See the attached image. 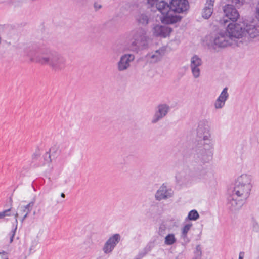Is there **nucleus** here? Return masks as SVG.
I'll use <instances>...</instances> for the list:
<instances>
[{
	"label": "nucleus",
	"instance_id": "f257e3e1",
	"mask_svg": "<svg viewBox=\"0 0 259 259\" xmlns=\"http://www.w3.org/2000/svg\"><path fill=\"white\" fill-rule=\"evenodd\" d=\"M251 188V177L250 175L242 174L238 177L231 194L228 198V207L232 211L239 209L249 196Z\"/></svg>",
	"mask_w": 259,
	"mask_h": 259
},
{
	"label": "nucleus",
	"instance_id": "f03ea898",
	"mask_svg": "<svg viewBox=\"0 0 259 259\" xmlns=\"http://www.w3.org/2000/svg\"><path fill=\"white\" fill-rule=\"evenodd\" d=\"M157 10L163 15L161 21L165 24H172L180 20L176 13H181L189 8L187 0H172L169 5L165 1H160L157 4Z\"/></svg>",
	"mask_w": 259,
	"mask_h": 259
},
{
	"label": "nucleus",
	"instance_id": "7ed1b4c3",
	"mask_svg": "<svg viewBox=\"0 0 259 259\" xmlns=\"http://www.w3.org/2000/svg\"><path fill=\"white\" fill-rule=\"evenodd\" d=\"M194 161L199 164L209 162L213 156V142H198L193 148Z\"/></svg>",
	"mask_w": 259,
	"mask_h": 259
},
{
	"label": "nucleus",
	"instance_id": "20e7f679",
	"mask_svg": "<svg viewBox=\"0 0 259 259\" xmlns=\"http://www.w3.org/2000/svg\"><path fill=\"white\" fill-rule=\"evenodd\" d=\"M207 45L210 49L217 50L235 45L225 30L219 31L207 37Z\"/></svg>",
	"mask_w": 259,
	"mask_h": 259
},
{
	"label": "nucleus",
	"instance_id": "39448f33",
	"mask_svg": "<svg viewBox=\"0 0 259 259\" xmlns=\"http://www.w3.org/2000/svg\"><path fill=\"white\" fill-rule=\"evenodd\" d=\"M37 62L42 65H49L55 71H60L65 68L66 59L58 54L49 53L37 58Z\"/></svg>",
	"mask_w": 259,
	"mask_h": 259
},
{
	"label": "nucleus",
	"instance_id": "423d86ee",
	"mask_svg": "<svg viewBox=\"0 0 259 259\" xmlns=\"http://www.w3.org/2000/svg\"><path fill=\"white\" fill-rule=\"evenodd\" d=\"M131 35L133 39L131 45L133 51L144 50L148 47V38L144 29L139 28L134 30L131 32Z\"/></svg>",
	"mask_w": 259,
	"mask_h": 259
},
{
	"label": "nucleus",
	"instance_id": "0eeeda50",
	"mask_svg": "<svg viewBox=\"0 0 259 259\" xmlns=\"http://www.w3.org/2000/svg\"><path fill=\"white\" fill-rule=\"evenodd\" d=\"M244 27L245 24L243 23H230L227 25L225 31L227 32L235 45L237 42L236 39H239L244 36Z\"/></svg>",
	"mask_w": 259,
	"mask_h": 259
},
{
	"label": "nucleus",
	"instance_id": "6e6552de",
	"mask_svg": "<svg viewBox=\"0 0 259 259\" xmlns=\"http://www.w3.org/2000/svg\"><path fill=\"white\" fill-rule=\"evenodd\" d=\"M197 135L201 139L198 142H213L209 122L207 120L199 121L197 128Z\"/></svg>",
	"mask_w": 259,
	"mask_h": 259
},
{
	"label": "nucleus",
	"instance_id": "1a4fd4ad",
	"mask_svg": "<svg viewBox=\"0 0 259 259\" xmlns=\"http://www.w3.org/2000/svg\"><path fill=\"white\" fill-rule=\"evenodd\" d=\"M223 11L225 15V17L220 19L219 23L224 25H226L228 22V19L233 22L237 21L239 17L238 11L234 6L231 4H226L223 7Z\"/></svg>",
	"mask_w": 259,
	"mask_h": 259
},
{
	"label": "nucleus",
	"instance_id": "9d476101",
	"mask_svg": "<svg viewBox=\"0 0 259 259\" xmlns=\"http://www.w3.org/2000/svg\"><path fill=\"white\" fill-rule=\"evenodd\" d=\"M203 64L202 59L197 55H193L190 60V68L193 78L198 79L201 76V67Z\"/></svg>",
	"mask_w": 259,
	"mask_h": 259
},
{
	"label": "nucleus",
	"instance_id": "9b49d317",
	"mask_svg": "<svg viewBox=\"0 0 259 259\" xmlns=\"http://www.w3.org/2000/svg\"><path fill=\"white\" fill-rule=\"evenodd\" d=\"M170 109V106L165 103L159 104L155 109L154 114L151 120V123L155 124L164 118Z\"/></svg>",
	"mask_w": 259,
	"mask_h": 259
},
{
	"label": "nucleus",
	"instance_id": "f8f14e48",
	"mask_svg": "<svg viewBox=\"0 0 259 259\" xmlns=\"http://www.w3.org/2000/svg\"><path fill=\"white\" fill-rule=\"evenodd\" d=\"M135 60V56L132 54L122 55L117 63V69L119 72H124L131 67V63Z\"/></svg>",
	"mask_w": 259,
	"mask_h": 259
},
{
	"label": "nucleus",
	"instance_id": "ddd939ff",
	"mask_svg": "<svg viewBox=\"0 0 259 259\" xmlns=\"http://www.w3.org/2000/svg\"><path fill=\"white\" fill-rule=\"evenodd\" d=\"M191 179L190 170L188 168H184L178 171L175 176L176 183L182 186L188 183Z\"/></svg>",
	"mask_w": 259,
	"mask_h": 259
},
{
	"label": "nucleus",
	"instance_id": "4468645a",
	"mask_svg": "<svg viewBox=\"0 0 259 259\" xmlns=\"http://www.w3.org/2000/svg\"><path fill=\"white\" fill-rule=\"evenodd\" d=\"M120 240V235L119 234H115L110 237L105 242L103 251L105 254H109L112 252L115 246Z\"/></svg>",
	"mask_w": 259,
	"mask_h": 259
},
{
	"label": "nucleus",
	"instance_id": "2eb2a0df",
	"mask_svg": "<svg viewBox=\"0 0 259 259\" xmlns=\"http://www.w3.org/2000/svg\"><path fill=\"white\" fill-rule=\"evenodd\" d=\"M244 36H248L250 38L259 40V23L252 22L247 24L244 28Z\"/></svg>",
	"mask_w": 259,
	"mask_h": 259
},
{
	"label": "nucleus",
	"instance_id": "dca6fc26",
	"mask_svg": "<svg viewBox=\"0 0 259 259\" xmlns=\"http://www.w3.org/2000/svg\"><path fill=\"white\" fill-rule=\"evenodd\" d=\"M174 191L171 189L168 188L164 184L162 185L155 195L156 200L161 201L169 199L173 196Z\"/></svg>",
	"mask_w": 259,
	"mask_h": 259
},
{
	"label": "nucleus",
	"instance_id": "f3484780",
	"mask_svg": "<svg viewBox=\"0 0 259 259\" xmlns=\"http://www.w3.org/2000/svg\"><path fill=\"white\" fill-rule=\"evenodd\" d=\"M228 89L225 87L223 89L221 94L214 102V107L216 110H220L224 108L226 102L228 99L229 94L228 92Z\"/></svg>",
	"mask_w": 259,
	"mask_h": 259
},
{
	"label": "nucleus",
	"instance_id": "a211bd4d",
	"mask_svg": "<svg viewBox=\"0 0 259 259\" xmlns=\"http://www.w3.org/2000/svg\"><path fill=\"white\" fill-rule=\"evenodd\" d=\"M198 177L199 179L204 180L210 186H215L217 185L213 174L205 169H202L198 174Z\"/></svg>",
	"mask_w": 259,
	"mask_h": 259
},
{
	"label": "nucleus",
	"instance_id": "6ab92c4d",
	"mask_svg": "<svg viewBox=\"0 0 259 259\" xmlns=\"http://www.w3.org/2000/svg\"><path fill=\"white\" fill-rule=\"evenodd\" d=\"M171 29L167 26L157 25L153 29V34L156 36L166 37L171 33Z\"/></svg>",
	"mask_w": 259,
	"mask_h": 259
},
{
	"label": "nucleus",
	"instance_id": "aec40b11",
	"mask_svg": "<svg viewBox=\"0 0 259 259\" xmlns=\"http://www.w3.org/2000/svg\"><path fill=\"white\" fill-rule=\"evenodd\" d=\"M165 53V49L160 48L158 50L147 55V58L150 63H155L159 61Z\"/></svg>",
	"mask_w": 259,
	"mask_h": 259
},
{
	"label": "nucleus",
	"instance_id": "412c9836",
	"mask_svg": "<svg viewBox=\"0 0 259 259\" xmlns=\"http://www.w3.org/2000/svg\"><path fill=\"white\" fill-rule=\"evenodd\" d=\"M214 0H206L203 8L201 15L203 18L207 19L210 17L213 12Z\"/></svg>",
	"mask_w": 259,
	"mask_h": 259
},
{
	"label": "nucleus",
	"instance_id": "4be33fe9",
	"mask_svg": "<svg viewBox=\"0 0 259 259\" xmlns=\"http://www.w3.org/2000/svg\"><path fill=\"white\" fill-rule=\"evenodd\" d=\"M192 226V223H188L185 225L181 229V238L186 242H189V240L187 237L188 232L190 230Z\"/></svg>",
	"mask_w": 259,
	"mask_h": 259
},
{
	"label": "nucleus",
	"instance_id": "5701e85b",
	"mask_svg": "<svg viewBox=\"0 0 259 259\" xmlns=\"http://www.w3.org/2000/svg\"><path fill=\"white\" fill-rule=\"evenodd\" d=\"M149 17L145 13H140L136 16L137 21L142 25H146L149 22Z\"/></svg>",
	"mask_w": 259,
	"mask_h": 259
},
{
	"label": "nucleus",
	"instance_id": "b1692460",
	"mask_svg": "<svg viewBox=\"0 0 259 259\" xmlns=\"http://www.w3.org/2000/svg\"><path fill=\"white\" fill-rule=\"evenodd\" d=\"M177 242V239L173 233L167 234L164 238V244L166 245H172Z\"/></svg>",
	"mask_w": 259,
	"mask_h": 259
},
{
	"label": "nucleus",
	"instance_id": "393cba45",
	"mask_svg": "<svg viewBox=\"0 0 259 259\" xmlns=\"http://www.w3.org/2000/svg\"><path fill=\"white\" fill-rule=\"evenodd\" d=\"M199 218V214L196 210H191L186 218V220H189L191 221H196Z\"/></svg>",
	"mask_w": 259,
	"mask_h": 259
},
{
	"label": "nucleus",
	"instance_id": "a878e982",
	"mask_svg": "<svg viewBox=\"0 0 259 259\" xmlns=\"http://www.w3.org/2000/svg\"><path fill=\"white\" fill-rule=\"evenodd\" d=\"M167 231H168L167 225L164 223H162L159 226L158 233L160 236H163L166 234Z\"/></svg>",
	"mask_w": 259,
	"mask_h": 259
},
{
	"label": "nucleus",
	"instance_id": "bb28decb",
	"mask_svg": "<svg viewBox=\"0 0 259 259\" xmlns=\"http://www.w3.org/2000/svg\"><path fill=\"white\" fill-rule=\"evenodd\" d=\"M15 222H16V226L14 227V228H13L12 231H11V232L9 234V236H10V243H12L13 241V238L15 235V234H16V230L17 229V223H18V222H17V217L18 215V213H15Z\"/></svg>",
	"mask_w": 259,
	"mask_h": 259
},
{
	"label": "nucleus",
	"instance_id": "cd10ccee",
	"mask_svg": "<svg viewBox=\"0 0 259 259\" xmlns=\"http://www.w3.org/2000/svg\"><path fill=\"white\" fill-rule=\"evenodd\" d=\"M202 256V250L200 245L196 246L195 250L194 251V259H201Z\"/></svg>",
	"mask_w": 259,
	"mask_h": 259
},
{
	"label": "nucleus",
	"instance_id": "c85d7f7f",
	"mask_svg": "<svg viewBox=\"0 0 259 259\" xmlns=\"http://www.w3.org/2000/svg\"><path fill=\"white\" fill-rule=\"evenodd\" d=\"M232 5L237 8L242 7L245 3L246 0H229Z\"/></svg>",
	"mask_w": 259,
	"mask_h": 259
},
{
	"label": "nucleus",
	"instance_id": "c756f323",
	"mask_svg": "<svg viewBox=\"0 0 259 259\" xmlns=\"http://www.w3.org/2000/svg\"><path fill=\"white\" fill-rule=\"evenodd\" d=\"M34 204V202L32 201L30 202L29 204L26 205V206L21 207L22 211L23 212L26 213L28 210H30V212H31L32 207H33Z\"/></svg>",
	"mask_w": 259,
	"mask_h": 259
},
{
	"label": "nucleus",
	"instance_id": "7c9ffc66",
	"mask_svg": "<svg viewBox=\"0 0 259 259\" xmlns=\"http://www.w3.org/2000/svg\"><path fill=\"white\" fill-rule=\"evenodd\" d=\"M11 215V208H9L3 211L0 212V219H3L6 216H10Z\"/></svg>",
	"mask_w": 259,
	"mask_h": 259
},
{
	"label": "nucleus",
	"instance_id": "2f4dec72",
	"mask_svg": "<svg viewBox=\"0 0 259 259\" xmlns=\"http://www.w3.org/2000/svg\"><path fill=\"white\" fill-rule=\"evenodd\" d=\"M159 2H158V0H147V3L149 7L153 8L154 7V5H155L157 9V4Z\"/></svg>",
	"mask_w": 259,
	"mask_h": 259
},
{
	"label": "nucleus",
	"instance_id": "473e14b6",
	"mask_svg": "<svg viewBox=\"0 0 259 259\" xmlns=\"http://www.w3.org/2000/svg\"><path fill=\"white\" fill-rule=\"evenodd\" d=\"M148 252L146 248H145L143 251L139 253V254L136 256L137 259H141L143 258Z\"/></svg>",
	"mask_w": 259,
	"mask_h": 259
},
{
	"label": "nucleus",
	"instance_id": "72a5a7b5",
	"mask_svg": "<svg viewBox=\"0 0 259 259\" xmlns=\"http://www.w3.org/2000/svg\"><path fill=\"white\" fill-rule=\"evenodd\" d=\"M102 5L98 3H95L94 5V7L96 11H97L99 9H100L102 8Z\"/></svg>",
	"mask_w": 259,
	"mask_h": 259
},
{
	"label": "nucleus",
	"instance_id": "f704fd0d",
	"mask_svg": "<svg viewBox=\"0 0 259 259\" xmlns=\"http://www.w3.org/2000/svg\"><path fill=\"white\" fill-rule=\"evenodd\" d=\"M0 259H8V255L5 252L0 253Z\"/></svg>",
	"mask_w": 259,
	"mask_h": 259
},
{
	"label": "nucleus",
	"instance_id": "c9c22d12",
	"mask_svg": "<svg viewBox=\"0 0 259 259\" xmlns=\"http://www.w3.org/2000/svg\"><path fill=\"white\" fill-rule=\"evenodd\" d=\"M253 227L254 229H255L256 231L258 229V223L255 221L253 222Z\"/></svg>",
	"mask_w": 259,
	"mask_h": 259
},
{
	"label": "nucleus",
	"instance_id": "e433bc0d",
	"mask_svg": "<svg viewBox=\"0 0 259 259\" xmlns=\"http://www.w3.org/2000/svg\"><path fill=\"white\" fill-rule=\"evenodd\" d=\"M30 213V210H28L26 213H25L24 215L22 218V221H24V220L27 217L28 215Z\"/></svg>",
	"mask_w": 259,
	"mask_h": 259
},
{
	"label": "nucleus",
	"instance_id": "4c0bfd02",
	"mask_svg": "<svg viewBox=\"0 0 259 259\" xmlns=\"http://www.w3.org/2000/svg\"><path fill=\"white\" fill-rule=\"evenodd\" d=\"M256 12L257 17H258V18H259V2L258 3L256 7Z\"/></svg>",
	"mask_w": 259,
	"mask_h": 259
},
{
	"label": "nucleus",
	"instance_id": "58836bf2",
	"mask_svg": "<svg viewBox=\"0 0 259 259\" xmlns=\"http://www.w3.org/2000/svg\"><path fill=\"white\" fill-rule=\"evenodd\" d=\"M45 159H49V162H51V160L50 159V155L48 153H46L44 156Z\"/></svg>",
	"mask_w": 259,
	"mask_h": 259
},
{
	"label": "nucleus",
	"instance_id": "ea45409f",
	"mask_svg": "<svg viewBox=\"0 0 259 259\" xmlns=\"http://www.w3.org/2000/svg\"><path fill=\"white\" fill-rule=\"evenodd\" d=\"M244 256V252H240L239 253L238 259H243Z\"/></svg>",
	"mask_w": 259,
	"mask_h": 259
},
{
	"label": "nucleus",
	"instance_id": "a19ab883",
	"mask_svg": "<svg viewBox=\"0 0 259 259\" xmlns=\"http://www.w3.org/2000/svg\"><path fill=\"white\" fill-rule=\"evenodd\" d=\"M34 244H35L32 245L30 247V250H32V249H33V247H34L35 246V245H36V243H35V242H34Z\"/></svg>",
	"mask_w": 259,
	"mask_h": 259
},
{
	"label": "nucleus",
	"instance_id": "79ce46f5",
	"mask_svg": "<svg viewBox=\"0 0 259 259\" xmlns=\"http://www.w3.org/2000/svg\"><path fill=\"white\" fill-rule=\"evenodd\" d=\"M65 195L63 193H62L61 194V197L64 198V197H65Z\"/></svg>",
	"mask_w": 259,
	"mask_h": 259
},
{
	"label": "nucleus",
	"instance_id": "37998d69",
	"mask_svg": "<svg viewBox=\"0 0 259 259\" xmlns=\"http://www.w3.org/2000/svg\"><path fill=\"white\" fill-rule=\"evenodd\" d=\"M134 259H137V257H135V258Z\"/></svg>",
	"mask_w": 259,
	"mask_h": 259
}]
</instances>
